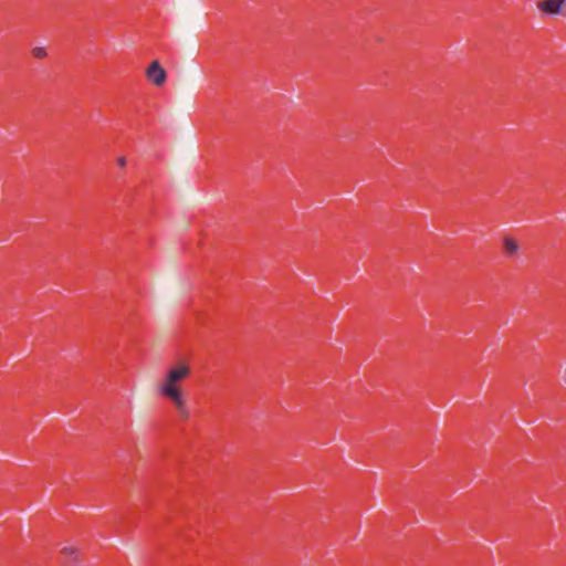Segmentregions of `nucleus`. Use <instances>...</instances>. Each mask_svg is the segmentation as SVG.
Here are the masks:
<instances>
[{
    "label": "nucleus",
    "instance_id": "1",
    "mask_svg": "<svg viewBox=\"0 0 566 566\" xmlns=\"http://www.w3.org/2000/svg\"><path fill=\"white\" fill-rule=\"evenodd\" d=\"M190 374V366L185 361H180L171 366L158 384V392L172 403L182 420H187L190 412L182 394L181 384L189 378Z\"/></svg>",
    "mask_w": 566,
    "mask_h": 566
},
{
    "label": "nucleus",
    "instance_id": "2",
    "mask_svg": "<svg viewBox=\"0 0 566 566\" xmlns=\"http://www.w3.org/2000/svg\"><path fill=\"white\" fill-rule=\"evenodd\" d=\"M536 7L543 15L555 17L562 14L566 0H539Z\"/></svg>",
    "mask_w": 566,
    "mask_h": 566
},
{
    "label": "nucleus",
    "instance_id": "3",
    "mask_svg": "<svg viewBox=\"0 0 566 566\" xmlns=\"http://www.w3.org/2000/svg\"><path fill=\"white\" fill-rule=\"evenodd\" d=\"M146 76L154 85L161 86L166 82L167 73L158 61H154L146 70Z\"/></svg>",
    "mask_w": 566,
    "mask_h": 566
},
{
    "label": "nucleus",
    "instance_id": "4",
    "mask_svg": "<svg viewBox=\"0 0 566 566\" xmlns=\"http://www.w3.org/2000/svg\"><path fill=\"white\" fill-rule=\"evenodd\" d=\"M61 557L64 564H73L77 560V549L73 546H64L61 549Z\"/></svg>",
    "mask_w": 566,
    "mask_h": 566
},
{
    "label": "nucleus",
    "instance_id": "5",
    "mask_svg": "<svg viewBox=\"0 0 566 566\" xmlns=\"http://www.w3.org/2000/svg\"><path fill=\"white\" fill-rule=\"evenodd\" d=\"M523 242L513 235H505L503 238L504 248H518Z\"/></svg>",
    "mask_w": 566,
    "mask_h": 566
},
{
    "label": "nucleus",
    "instance_id": "6",
    "mask_svg": "<svg viewBox=\"0 0 566 566\" xmlns=\"http://www.w3.org/2000/svg\"><path fill=\"white\" fill-rule=\"evenodd\" d=\"M31 52H32L33 57L39 59V60L45 59L48 56V52L44 46L36 45V46L32 48Z\"/></svg>",
    "mask_w": 566,
    "mask_h": 566
},
{
    "label": "nucleus",
    "instance_id": "7",
    "mask_svg": "<svg viewBox=\"0 0 566 566\" xmlns=\"http://www.w3.org/2000/svg\"><path fill=\"white\" fill-rule=\"evenodd\" d=\"M117 164H118L119 167H125L126 164H127L126 157H124V156L118 157L117 158Z\"/></svg>",
    "mask_w": 566,
    "mask_h": 566
}]
</instances>
